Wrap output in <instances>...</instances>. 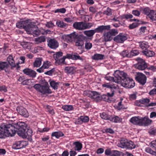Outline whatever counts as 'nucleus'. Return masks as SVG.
Instances as JSON below:
<instances>
[{
  "instance_id": "obj_46",
  "label": "nucleus",
  "mask_w": 156,
  "mask_h": 156,
  "mask_svg": "<svg viewBox=\"0 0 156 156\" xmlns=\"http://www.w3.org/2000/svg\"><path fill=\"white\" fill-rule=\"evenodd\" d=\"M8 66L9 65L7 62L0 61V68H7Z\"/></svg>"
},
{
  "instance_id": "obj_50",
  "label": "nucleus",
  "mask_w": 156,
  "mask_h": 156,
  "mask_svg": "<svg viewBox=\"0 0 156 156\" xmlns=\"http://www.w3.org/2000/svg\"><path fill=\"white\" fill-rule=\"evenodd\" d=\"M37 30L40 31V33L39 35L40 34H49L51 33V31L49 30H45L43 29H42L41 30H38L37 28Z\"/></svg>"
},
{
  "instance_id": "obj_3",
  "label": "nucleus",
  "mask_w": 156,
  "mask_h": 156,
  "mask_svg": "<svg viewBox=\"0 0 156 156\" xmlns=\"http://www.w3.org/2000/svg\"><path fill=\"white\" fill-rule=\"evenodd\" d=\"M114 75L115 77H111L108 80H112L118 84H120L124 87H125V86L123 84V83H128L130 79L127 77V74L126 73L119 70L115 71Z\"/></svg>"
},
{
  "instance_id": "obj_19",
  "label": "nucleus",
  "mask_w": 156,
  "mask_h": 156,
  "mask_svg": "<svg viewBox=\"0 0 156 156\" xmlns=\"http://www.w3.org/2000/svg\"><path fill=\"white\" fill-rule=\"evenodd\" d=\"M111 28L109 25L104 26H100L94 29L96 33H102L105 30H109Z\"/></svg>"
},
{
  "instance_id": "obj_33",
  "label": "nucleus",
  "mask_w": 156,
  "mask_h": 156,
  "mask_svg": "<svg viewBox=\"0 0 156 156\" xmlns=\"http://www.w3.org/2000/svg\"><path fill=\"white\" fill-rule=\"evenodd\" d=\"M109 120L112 122L116 123L121 122L122 121V119L117 116H115L110 117Z\"/></svg>"
},
{
  "instance_id": "obj_17",
  "label": "nucleus",
  "mask_w": 156,
  "mask_h": 156,
  "mask_svg": "<svg viewBox=\"0 0 156 156\" xmlns=\"http://www.w3.org/2000/svg\"><path fill=\"white\" fill-rule=\"evenodd\" d=\"M66 57L74 60H80L82 61L83 60V58L77 53H73L71 54H67L66 55Z\"/></svg>"
},
{
  "instance_id": "obj_13",
  "label": "nucleus",
  "mask_w": 156,
  "mask_h": 156,
  "mask_svg": "<svg viewBox=\"0 0 156 156\" xmlns=\"http://www.w3.org/2000/svg\"><path fill=\"white\" fill-rule=\"evenodd\" d=\"M135 78L136 80L143 85L146 83L147 77L144 74L142 73H138Z\"/></svg>"
},
{
  "instance_id": "obj_44",
  "label": "nucleus",
  "mask_w": 156,
  "mask_h": 156,
  "mask_svg": "<svg viewBox=\"0 0 156 156\" xmlns=\"http://www.w3.org/2000/svg\"><path fill=\"white\" fill-rule=\"evenodd\" d=\"M100 117L103 119L105 120H109L110 117L106 114L105 112H102L100 114Z\"/></svg>"
},
{
  "instance_id": "obj_64",
  "label": "nucleus",
  "mask_w": 156,
  "mask_h": 156,
  "mask_svg": "<svg viewBox=\"0 0 156 156\" xmlns=\"http://www.w3.org/2000/svg\"><path fill=\"white\" fill-rule=\"evenodd\" d=\"M149 94L151 95H152L154 94H156V89H154L151 90L149 93Z\"/></svg>"
},
{
  "instance_id": "obj_58",
  "label": "nucleus",
  "mask_w": 156,
  "mask_h": 156,
  "mask_svg": "<svg viewBox=\"0 0 156 156\" xmlns=\"http://www.w3.org/2000/svg\"><path fill=\"white\" fill-rule=\"evenodd\" d=\"M136 93H134L130 95L129 99L131 100H134L136 99Z\"/></svg>"
},
{
  "instance_id": "obj_12",
  "label": "nucleus",
  "mask_w": 156,
  "mask_h": 156,
  "mask_svg": "<svg viewBox=\"0 0 156 156\" xmlns=\"http://www.w3.org/2000/svg\"><path fill=\"white\" fill-rule=\"evenodd\" d=\"M77 36L76 32H74L69 34L63 35L62 38L64 41L67 42H71L76 38Z\"/></svg>"
},
{
  "instance_id": "obj_37",
  "label": "nucleus",
  "mask_w": 156,
  "mask_h": 156,
  "mask_svg": "<svg viewBox=\"0 0 156 156\" xmlns=\"http://www.w3.org/2000/svg\"><path fill=\"white\" fill-rule=\"evenodd\" d=\"M45 41V38L44 36H41L35 39V41L37 44H39Z\"/></svg>"
},
{
  "instance_id": "obj_9",
  "label": "nucleus",
  "mask_w": 156,
  "mask_h": 156,
  "mask_svg": "<svg viewBox=\"0 0 156 156\" xmlns=\"http://www.w3.org/2000/svg\"><path fill=\"white\" fill-rule=\"evenodd\" d=\"M103 87L109 88L111 90V93L108 92L107 93L108 95L110 97H112L114 94V93L118 90V86L111 83H107L103 84L102 85Z\"/></svg>"
},
{
  "instance_id": "obj_22",
  "label": "nucleus",
  "mask_w": 156,
  "mask_h": 156,
  "mask_svg": "<svg viewBox=\"0 0 156 156\" xmlns=\"http://www.w3.org/2000/svg\"><path fill=\"white\" fill-rule=\"evenodd\" d=\"M141 121L140 126H147L150 125L152 122L151 120L146 117L141 118Z\"/></svg>"
},
{
  "instance_id": "obj_30",
  "label": "nucleus",
  "mask_w": 156,
  "mask_h": 156,
  "mask_svg": "<svg viewBox=\"0 0 156 156\" xmlns=\"http://www.w3.org/2000/svg\"><path fill=\"white\" fill-rule=\"evenodd\" d=\"M104 55L99 54H96L92 56V59L95 60H101L104 59Z\"/></svg>"
},
{
  "instance_id": "obj_43",
  "label": "nucleus",
  "mask_w": 156,
  "mask_h": 156,
  "mask_svg": "<svg viewBox=\"0 0 156 156\" xmlns=\"http://www.w3.org/2000/svg\"><path fill=\"white\" fill-rule=\"evenodd\" d=\"M84 42L82 40L78 39L75 42V44L76 46L81 48L83 45Z\"/></svg>"
},
{
  "instance_id": "obj_7",
  "label": "nucleus",
  "mask_w": 156,
  "mask_h": 156,
  "mask_svg": "<svg viewBox=\"0 0 156 156\" xmlns=\"http://www.w3.org/2000/svg\"><path fill=\"white\" fill-rule=\"evenodd\" d=\"M143 13L152 21H156V12L154 10L150 9L148 7H146L143 9ZM155 23L156 25V22Z\"/></svg>"
},
{
  "instance_id": "obj_21",
  "label": "nucleus",
  "mask_w": 156,
  "mask_h": 156,
  "mask_svg": "<svg viewBox=\"0 0 156 156\" xmlns=\"http://www.w3.org/2000/svg\"><path fill=\"white\" fill-rule=\"evenodd\" d=\"M141 117L139 116L133 117L130 119V121L134 125H138L140 126V124H141Z\"/></svg>"
},
{
  "instance_id": "obj_47",
  "label": "nucleus",
  "mask_w": 156,
  "mask_h": 156,
  "mask_svg": "<svg viewBox=\"0 0 156 156\" xmlns=\"http://www.w3.org/2000/svg\"><path fill=\"white\" fill-rule=\"evenodd\" d=\"M103 14L108 16H111L112 14V10L111 9L108 8L106 10L104 11Z\"/></svg>"
},
{
  "instance_id": "obj_48",
  "label": "nucleus",
  "mask_w": 156,
  "mask_h": 156,
  "mask_svg": "<svg viewBox=\"0 0 156 156\" xmlns=\"http://www.w3.org/2000/svg\"><path fill=\"white\" fill-rule=\"evenodd\" d=\"M146 152L151 154L153 155H156V149H155V151H153L151 148L148 147L146 148L145 149Z\"/></svg>"
},
{
  "instance_id": "obj_40",
  "label": "nucleus",
  "mask_w": 156,
  "mask_h": 156,
  "mask_svg": "<svg viewBox=\"0 0 156 156\" xmlns=\"http://www.w3.org/2000/svg\"><path fill=\"white\" fill-rule=\"evenodd\" d=\"M66 58H67V57H66V56H64L63 58H60L58 61H56L55 62V64L57 65H60L62 63H63L64 61L65 60Z\"/></svg>"
},
{
  "instance_id": "obj_23",
  "label": "nucleus",
  "mask_w": 156,
  "mask_h": 156,
  "mask_svg": "<svg viewBox=\"0 0 156 156\" xmlns=\"http://www.w3.org/2000/svg\"><path fill=\"white\" fill-rule=\"evenodd\" d=\"M7 60L9 64L13 67L17 68L16 64H15L13 57L12 55H9L7 58Z\"/></svg>"
},
{
  "instance_id": "obj_14",
  "label": "nucleus",
  "mask_w": 156,
  "mask_h": 156,
  "mask_svg": "<svg viewBox=\"0 0 156 156\" xmlns=\"http://www.w3.org/2000/svg\"><path fill=\"white\" fill-rule=\"evenodd\" d=\"M48 46L51 48L55 49L59 46L58 41L55 39H49L47 40Z\"/></svg>"
},
{
  "instance_id": "obj_27",
  "label": "nucleus",
  "mask_w": 156,
  "mask_h": 156,
  "mask_svg": "<svg viewBox=\"0 0 156 156\" xmlns=\"http://www.w3.org/2000/svg\"><path fill=\"white\" fill-rule=\"evenodd\" d=\"M42 58H36L34 62V67H39L41 64Z\"/></svg>"
},
{
  "instance_id": "obj_16",
  "label": "nucleus",
  "mask_w": 156,
  "mask_h": 156,
  "mask_svg": "<svg viewBox=\"0 0 156 156\" xmlns=\"http://www.w3.org/2000/svg\"><path fill=\"white\" fill-rule=\"evenodd\" d=\"M127 39V37L124 34L120 33L115 37L114 40L117 43H122Z\"/></svg>"
},
{
  "instance_id": "obj_34",
  "label": "nucleus",
  "mask_w": 156,
  "mask_h": 156,
  "mask_svg": "<svg viewBox=\"0 0 156 156\" xmlns=\"http://www.w3.org/2000/svg\"><path fill=\"white\" fill-rule=\"evenodd\" d=\"M143 53L146 55L148 57H152L155 55L154 52L149 50H144L143 51Z\"/></svg>"
},
{
  "instance_id": "obj_24",
  "label": "nucleus",
  "mask_w": 156,
  "mask_h": 156,
  "mask_svg": "<svg viewBox=\"0 0 156 156\" xmlns=\"http://www.w3.org/2000/svg\"><path fill=\"white\" fill-rule=\"evenodd\" d=\"M74 146L73 148L75 151H80L82 147V145L79 141H76L73 142V144Z\"/></svg>"
},
{
  "instance_id": "obj_36",
  "label": "nucleus",
  "mask_w": 156,
  "mask_h": 156,
  "mask_svg": "<svg viewBox=\"0 0 156 156\" xmlns=\"http://www.w3.org/2000/svg\"><path fill=\"white\" fill-rule=\"evenodd\" d=\"M63 134L62 132L60 131L53 132L51 134L52 136H55L57 138L61 136H63Z\"/></svg>"
},
{
  "instance_id": "obj_29",
  "label": "nucleus",
  "mask_w": 156,
  "mask_h": 156,
  "mask_svg": "<svg viewBox=\"0 0 156 156\" xmlns=\"http://www.w3.org/2000/svg\"><path fill=\"white\" fill-rule=\"evenodd\" d=\"M140 47L143 50H146L149 47L147 42L145 41L140 42L139 43Z\"/></svg>"
},
{
  "instance_id": "obj_63",
  "label": "nucleus",
  "mask_w": 156,
  "mask_h": 156,
  "mask_svg": "<svg viewBox=\"0 0 156 156\" xmlns=\"http://www.w3.org/2000/svg\"><path fill=\"white\" fill-rule=\"evenodd\" d=\"M151 147L152 148H154L155 150L156 149V142L155 141H152L151 142Z\"/></svg>"
},
{
  "instance_id": "obj_4",
  "label": "nucleus",
  "mask_w": 156,
  "mask_h": 156,
  "mask_svg": "<svg viewBox=\"0 0 156 156\" xmlns=\"http://www.w3.org/2000/svg\"><path fill=\"white\" fill-rule=\"evenodd\" d=\"M43 85L39 84H35L34 87L37 91L43 94H51V90L49 89V86L48 83L44 80L43 81Z\"/></svg>"
},
{
  "instance_id": "obj_25",
  "label": "nucleus",
  "mask_w": 156,
  "mask_h": 156,
  "mask_svg": "<svg viewBox=\"0 0 156 156\" xmlns=\"http://www.w3.org/2000/svg\"><path fill=\"white\" fill-rule=\"evenodd\" d=\"M128 142L127 139H122L120 140V143L118 144V146L121 148H126Z\"/></svg>"
},
{
  "instance_id": "obj_11",
  "label": "nucleus",
  "mask_w": 156,
  "mask_h": 156,
  "mask_svg": "<svg viewBox=\"0 0 156 156\" xmlns=\"http://www.w3.org/2000/svg\"><path fill=\"white\" fill-rule=\"evenodd\" d=\"M87 95L96 102H99L102 100L101 96L97 92L89 91Z\"/></svg>"
},
{
  "instance_id": "obj_60",
  "label": "nucleus",
  "mask_w": 156,
  "mask_h": 156,
  "mask_svg": "<svg viewBox=\"0 0 156 156\" xmlns=\"http://www.w3.org/2000/svg\"><path fill=\"white\" fill-rule=\"evenodd\" d=\"M109 97H110L107 94V95H103L101 96L102 99H103L104 101H109Z\"/></svg>"
},
{
  "instance_id": "obj_62",
  "label": "nucleus",
  "mask_w": 156,
  "mask_h": 156,
  "mask_svg": "<svg viewBox=\"0 0 156 156\" xmlns=\"http://www.w3.org/2000/svg\"><path fill=\"white\" fill-rule=\"evenodd\" d=\"M54 69H51V70L47 71V72H45L44 74L46 75L50 76L52 75V73H54Z\"/></svg>"
},
{
  "instance_id": "obj_57",
  "label": "nucleus",
  "mask_w": 156,
  "mask_h": 156,
  "mask_svg": "<svg viewBox=\"0 0 156 156\" xmlns=\"http://www.w3.org/2000/svg\"><path fill=\"white\" fill-rule=\"evenodd\" d=\"M46 27L48 28H51L54 26V25L51 22H47L45 24Z\"/></svg>"
},
{
  "instance_id": "obj_35",
  "label": "nucleus",
  "mask_w": 156,
  "mask_h": 156,
  "mask_svg": "<svg viewBox=\"0 0 156 156\" xmlns=\"http://www.w3.org/2000/svg\"><path fill=\"white\" fill-rule=\"evenodd\" d=\"M51 65V62L46 61L44 62L42 67L39 68H48Z\"/></svg>"
},
{
  "instance_id": "obj_51",
  "label": "nucleus",
  "mask_w": 156,
  "mask_h": 156,
  "mask_svg": "<svg viewBox=\"0 0 156 156\" xmlns=\"http://www.w3.org/2000/svg\"><path fill=\"white\" fill-rule=\"evenodd\" d=\"M140 101L142 104L145 105L148 103L150 101V100L147 98H143L140 100Z\"/></svg>"
},
{
  "instance_id": "obj_49",
  "label": "nucleus",
  "mask_w": 156,
  "mask_h": 156,
  "mask_svg": "<svg viewBox=\"0 0 156 156\" xmlns=\"http://www.w3.org/2000/svg\"><path fill=\"white\" fill-rule=\"evenodd\" d=\"M66 12V10L65 8H62L60 9H57L54 11V12L61 13H65Z\"/></svg>"
},
{
  "instance_id": "obj_32",
  "label": "nucleus",
  "mask_w": 156,
  "mask_h": 156,
  "mask_svg": "<svg viewBox=\"0 0 156 156\" xmlns=\"http://www.w3.org/2000/svg\"><path fill=\"white\" fill-rule=\"evenodd\" d=\"M56 24L58 27L61 28L67 27L68 25L62 21L58 20L57 21Z\"/></svg>"
},
{
  "instance_id": "obj_53",
  "label": "nucleus",
  "mask_w": 156,
  "mask_h": 156,
  "mask_svg": "<svg viewBox=\"0 0 156 156\" xmlns=\"http://www.w3.org/2000/svg\"><path fill=\"white\" fill-rule=\"evenodd\" d=\"M64 71L66 73L70 74H73L76 72L74 69H64Z\"/></svg>"
},
{
  "instance_id": "obj_55",
  "label": "nucleus",
  "mask_w": 156,
  "mask_h": 156,
  "mask_svg": "<svg viewBox=\"0 0 156 156\" xmlns=\"http://www.w3.org/2000/svg\"><path fill=\"white\" fill-rule=\"evenodd\" d=\"M92 47V44L89 42H86L85 44V48L87 50L90 49Z\"/></svg>"
},
{
  "instance_id": "obj_26",
  "label": "nucleus",
  "mask_w": 156,
  "mask_h": 156,
  "mask_svg": "<svg viewBox=\"0 0 156 156\" xmlns=\"http://www.w3.org/2000/svg\"><path fill=\"white\" fill-rule=\"evenodd\" d=\"M123 84L125 86V87L128 88H132L135 85V83L133 80L130 79V80L129 81L128 83H123Z\"/></svg>"
},
{
  "instance_id": "obj_39",
  "label": "nucleus",
  "mask_w": 156,
  "mask_h": 156,
  "mask_svg": "<svg viewBox=\"0 0 156 156\" xmlns=\"http://www.w3.org/2000/svg\"><path fill=\"white\" fill-rule=\"evenodd\" d=\"M120 55L123 57H130V53L129 52V51L127 50L123 51L120 53Z\"/></svg>"
},
{
  "instance_id": "obj_28",
  "label": "nucleus",
  "mask_w": 156,
  "mask_h": 156,
  "mask_svg": "<svg viewBox=\"0 0 156 156\" xmlns=\"http://www.w3.org/2000/svg\"><path fill=\"white\" fill-rule=\"evenodd\" d=\"M49 82H50V84L54 90H57L58 89V86L59 83L58 82H56L53 80H49Z\"/></svg>"
},
{
  "instance_id": "obj_52",
  "label": "nucleus",
  "mask_w": 156,
  "mask_h": 156,
  "mask_svg": "<svg viewBox=\"0 0 156 156\" xmlns=\"http://www.w3.org/2000/svg\"><path fill=\"white\" fill-rule=\"evenodd\" d=\"M80 120L83 122H88L89 118L88 116H81L80 117Z\"/></svg>"
},
{
  "instance_id": "obj_56",
  "label": "nucleus",
  "mask_w": 156,
  "mask_h": 156,
  "mask_svg": "<svg viewBox=\"0 0 156 156\" xmlns=\"http://www.w3.org/2000/svg\"><path fill=\"white\" fill-rule=\"evenodd\" d=\"M139 25V24L137 23H133L130 25L129 26V28L131 29H133L137 27Z\"/></svg>"
},
{
  "instance_id": "obj_41",
  "label": "nucleus",
  "mask_w": 156,
  "mask_h": 156,
  "mask_svg": "<svg viewBox=\"0 0 156 156\" xmlns=\"http://www.w3.org/2000/svg\"><path fill=\"white\" fill-rule=\"evenodd\" d=\"M135 147V145L131 141L128 142L126 148L130 149L134 148Z\"/></svg>"
},
{
  "instance_id": "obj_61",
  "label": "nucleus",
  "mask_w": 156,
  "mask_h": 156,
  "mask_svg": "<svg viewBox=\"0 0 156 156\" xmlns=\"http://www.w3.org/2000/svg\"><path fill=\"white\" fill-rule=\"evenodd\" d=\"M120 152L117 151H114L113 153L111 154L112 156H119L120 155Z\"/></svg>"
},
{
  "instance_id": "obj_1",
  "label": "nucleus",
  "mask_w": 156,
  "mask_h": 156,
  "mask_svg": "<svg viewBox=\"0 0 156 156\" xmlns=\"http://www.w3.org/2000/svg\"><path fill=\"white\" fill-rule=\"evenodd\" d=\"M21 122H19L16 124H7L1 125L2 132L0 134V137L1 138H5L6 137L12 136H14L16 133H17L18 130L20 129V124Z\"/></svg>"
},
{
  "instance_id": "obj_15",
  "label": "nucleus",
  "mask_w": 156,
  "mask_h": 156,
  "mask_svg": "<svg viewBox=\"0 0 156 156\" xmlns=\"http://www.w3.org/2000/svg\"><path fill=\"white\" fill-rule=\"evenodd\" d=\"M27 144V142L26 141H18L13 144L12 148L14 149H20L25 147Z\"/></svg>"
},
{
  "instance_id": "obj_45",
  "label": "nucleus",
  "mask_w": 156,
  "mask_h": 156,
  "mask_svg": "<svg viewBox=\"0 0 156 156\" xmlns=\"http://www.w3.org/2000/svg\"><path fill=\"white\" fill-rule=\"evenodd\" d=\"M62 108L66 111H70L73 109V107L71 105H66L62 107Z\"/></svg>"
},
{
  "instance_id": "obj_59",
  "label": "nucleus",
  "mask_w": 156,
  "mask_h": 156,
  "mask_svg": "<svg viewBox=\"0 0 156 156\" xmlns=\"http://www.w3.org/2000/svg\"><path fill=\"white\" fill-rule=\"evenodd\" d=\"M132 14L136 16H139L140 14V12L137 10H134L132 11Z\"/></svg>"
},
{
  "instance_id": "obj_2",
  "label": "nucleus",
  "mask_w": 156,
  "mask_h": 156,
  "mask_svg": "<svg viewBox=\"0 0 156 156\" xmlns=\"http://www.w3.org/2000/svg\"><path fill=\"white\" fill-rule=\"evenodd\" d=\"M16 26L19 28L24 29L28 34H32L34 36L38 35L40 33L36 25L27 21L18 22Z\"/></svg>"
},
{
  "instance_id": "obj_6",
  "label": "nucleus",
  "mask_w": 156,
  "mask_h": 156,
  "mask_svg": "<svg viewBox=\"0 0 156 156\" xmlns=\"http://www.w3.org/2000/svg\"><path fill=\"white\" fill-rule=\"evenodd\" d=\"M94 25V23L83 22H76L73 24V27L77 30H82L90 29Z\"/></svg>"
},
{
  "instance_id": "obj_8",
  "label": "nucleus",
  "mask_w": 156,
  "mask_h": 156,
  "mask_svg": "<svg viewBox=\"0 0 156 156\" xmlns=\"http://www.w3.org/2000/svg\"><path fill=\"white\" fill-rule=\"evenodd\" d=\"M118 33L117 30L112 29L108 32L104 33L103 39L105 42L110 41L112 39V36H115Z\"/></svg>"
},
{
  "instance_id": "obj_31",
  "label": "nucleus",
  "mask_w": 156,
  "mask_h": 156,
  "mask_svg": "<svg viewBox=\"0 0 156 156\" xmlns=\"http://www.w3.org/2000/svg\"><path fill=\"white\" fill-rule=\"evenodd\" d=\"M95 33L94 29L86 30L83 32L84 34L89 37H93Z\"/></svg>"
},
{
  "instance_id": "obj_54",
  "label": "nucleus",
  "mask_w": 156,
  "mask_h": 156,
  "mask_svg": "<svg viewBox=\"0 0 156 156\" xmlns=\"http://www.w3.org/2000/svg\"><path fill=\"white\" fill-rule=\"evenodd\" d=\"M139 54V51L137 50H132L130 52V57L134 56H136L138 55Z\"/></svg>"
},
{
  "instance_id": "obj_38",
  "label": "nucleus",
  "mask_w": 156,
  "mask_h": 156,
  "mask_svg": "<svg viewBox=\"0 0 156 156\" xmlns=\"http://www.w3.org/2000/svg\"><path fill=\"white\" fill-rule=\"evenodd\" d=\"M62 55V52H58L53 55L55 61H58L59 59Z\"/></svg>"
},
{
  "instance_id": "obj_10",
  "label": "nucleus",
  "mask_w": 156,
  "mask_h": 156,
  "mask_svg": "<svg viewBox=\"0 0 156 156\" xmlns=\"http://www.w3.org/2000/svg\"><path fill=\"white\" fill-rule=\"evenodd\" d=\"M138 62L134 65V67L136 68H156V67L151 66L150 67H148V65L146 64L143 59L139 58L136 59Z\"/></svg>"
},
{
  "instance_id": "obj_5",
  "label": "nucleus",
  "mask_w": 156,
  "mask_h": 156,
  "mask_svg": "<svg viewBox=\"0 0 156 156\" xmlns=\"http://www.w3.org/2000/svg\"><path fill=\"white\" fill-rule=\"evenodd\" d=\"M20 129L19 130L17 131V134L20 136L23 137L29 138L31 137L32 134V130L30 129H27L26 132H25L26 128V125L25 123L23 122H21L20 124Z\"/></svg>"
},
{
  "instance_id": "obj_20",
  "label": "nucleus",
  "mask_w": 156,
  "mask_h": 156,
  "mask_svg": "<svg viewBox=\"0 0 156 156\" xmlns=\"http://www.w3.org/2000/svg\"><path fill=\"white\" fill-rule=\"evenodd\" d=\"M23 72L27 75L32 77H34L36 76V73L31 69H24Z\"/></svg>"
},
{
  "instance_id": "obj_42",
  "label": "nucleus",
  "mask_w": 156,
  "mask_h": 156,
  "mask_svg": "<svg viewBox=\"0 0 156 156\" xmlns=\"http://www.w3.org/2000/svg\"><path fill=\"white\" fill-rule=\"evenodd\" d=\"M20 61H19L18 62L16 63V68H19L20 67V66H19L20 64H22L24 62L25 58L23 56H21L20 57Z\"/></svg>"
},
{
  "instance_id": "obj_18",
  "label": "nucleus",
  "mask_w": 156,
  "mask_h": 156,
  "mask_svg": "<svg viewBox=\"0 0 156 156\" xmlns=\"http://www.w3.org/2000/svg\"><path fill=\"white\" fill-rule=\"evenodd\" d=\"M16 110L20 115L25 117H27L29 116L26 109L22 106L18 107L16 108Z\"/></svg>"
}]
</instances>
